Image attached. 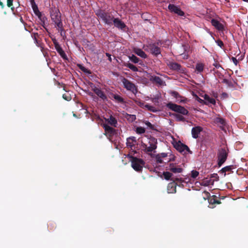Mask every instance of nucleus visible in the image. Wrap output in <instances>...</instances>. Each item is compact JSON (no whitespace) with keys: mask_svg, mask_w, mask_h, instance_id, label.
<instances>
[{"mask_svg":"<svg viewBox=\"0 0 248 248\" xmlns=\"http://www.w3.org/2000/svg\"><path fill=\"white\" fill-rule=\"evenodd\" d=\"M124 66L128 67L131 70H132L133 72H137L138 71V68L136 66H135L134 65H133L132 63H127L124 64Z\"/></svg>","mask_w":248,"mask_h":248,"instance_id":"obj_35","label":"nucleus"},{"mask_svg":"<svg viewBox=\"0 0 248 248\" xmlns=\"http://www.w3.org/2000/svg\"><path fill=\"white\" fill-rule=\"evenodd\" d=\"M172 95L176 98L179 96L178 93L175 91L172 93Z\"/></svg>","mask_w":248,"mask_h":248,"instance_id":"obj_55","label":"nucleus"},{"mask_svg":"<svg viewBox=\"0 0 248 248\" xmlns=\"http://www.w3.org/2000/svg\"><path fill=\"white\" fill-rule=\"evenodd\" d=\"M0 6H1L2 9H3L4 7V5L3 3V2L1 1V0H0Z\"/></svg>","mask_w":248,"mask_h":248,"instance_id":"obj_59","label":"nucleus"},{"mask_svg":"<svg viewBox=\"0 0 248 248\" xmlns=\"http://www.w3.org/2000/svg\"><path fill=\"white\" fill-rule=\"evenodd\" d=\"M166 156H167V154H165V153L161 154V157H165Z\"/></svg>","mask_w":248,"mask_h":248,"instance_id":"obj_61","label":"nucleus"},{"mask_svg":"<svg viewBox=\"0 0 248 248\" xmlns=\"http://www.w3.org/2000/svg\"><path fill=\"white\" fill-rule=\"evenodd\" d=\"M134 52L137 55L142 58H146L147 57L146 53L140 48H135L134 49Z\"/></svg>","mask_w":248,"mask_h":248,"instance_id":"obj_26","label":"nucleus"},{"mask_svg":"<svg viewBox=\"0 0 248 248\" xmlns=\"http://www.w3.org/2000/svg\"><path fill=\"white\" fill-rule=\"evenodd\" d=\"M169 170L173 173H181L183 171V169L180 167H177L173 163H170Z\"/></svg>","mask_w":248,"mask_h":248,"instance_id":"obj_22","label":"nucleus"},{"mask_svg":"<svg viewBox=\"0 0 248 248\" xmlns=\"http://www.w3.org/2000/svg\"><path fill=\"white\" fill-rule=\"evenodd\" d=\"M31 37L33 39L35 44H37L38 43L37 39V38L39 37L38 33L37 32H33L31 33Z\"/></svg>","mask_w":248,"mask_h":248,"instance_id":"obj_40","label":"nucleus"},{"mask_svg":"<svg viewBox=\"0 0 248 248\" xmlns=\"http://www.w3.org/2000/svg\"><path fill=\"white\" fill-rule=\"evenodd\" d=\"M127 119L128 121L132 122L136 119V117L135 115L127 114Z\"/></svg>","mask_w":248,"mask_h":248,"instance_id":"obj_42","label":"nucleus"},{"mask_svg":"<svg viewBox=\"0 0 248 248\" xmlns=\"http://www.w3.org/2000/svg\"><path fill=\"white\" fill-rule=\"evenodd\" d=\"M113 97L116 100L120 103L124 102V99L119 95L115 94Z\"/></svg>","mask_w":248,"mask_h":248,"instance_id":"obj_41","label":"nucleus"},{"mask_svg":"<svg viewBox=\"0 0 248 248\" xmlns=\"http://www.w3.org/2000/svg\"><path fill=\"white\" fill-rule=\"evenodd\" d=\"M211 23L214 27H215L218 31H223L224 30V26L222 24L220 23L218 20L212 19Z\"/></svg>","mask_w":248,"mask_h":248,"instance_id":"obj_15","label":"nucleus"},{"mask_svg":"<svg viewBox=\"0 0 248 248\" xmlns=\"http://www.w3.org/2000/svg\"><path fill=\"white\" fill-rule=\"evenodd\" d=\"M62 98L66 100V101H70L71 99V97L70 95L67 94H63L62 95Z\"/></svg>","mask_w":248,"mask_h":248,"instance_id":"obj_46","label":"nucleus"},{"mask_svg":"<svg viewBox=\"0 0 248 248\" xmlns=\"http://www.w3.org/2000/svg\"><path fill=\"white\" fill-rule=\"evenodd\" d=\"M167 191L169 193H174L176 192V184L174 181L168 185Z\"/></svg>","mask_w":248,"mask_h":248,"instance_id":"obj_18","label":"nucleus"},{"mask_svg":"<svg viewBox=\"0 0 248 248\" xmlns=\"http://www.w3.org/2000/svg\"><path fill=\"white\" fill-rule=\"evenodd\" d=\"M145 124L149 127L151 129H154V125L149 121H145L144 122Z\"/></svg>","mask_w":248,"mask_h":248,"instance_id":"obj_47","label":"nucleus"},{"mask_svg":"<svg viewBox=\"0 0 248 248\" xmlns=\"http://www.w3.org/2000/svg\"><path fill=\"white\" fill-rule=\"evenodd\" d=\"M158 99H159L158 96L155 97L154 98H152V101L153 103H154L155 104H158L159 103Z\"/></svg>","mask_w":248,"mask_h":248,"instance_id":"obj_49","label":"nucleus"},{"mask_svg":"<svg viewBox=\"0 0 248 248\" xmlns=\"http://www.w3.org/2000/svg\"><path fill=\"white\" fill-rule=\"evenodd\" d=\"M79 68L80 69V70L81 71H82L83 72L86 73H88V74H91V72L90 70L86 68L85 67L83 66H79Z\"/></svg>","mask_w":248,"mask_h":248,"instance_id":"obj_43","label":"nucleus"},{"mask_svg":"<svg viewBox=\"0 0 248 248\" xmlns=\"http://www.w3.org/2000/svg\"><path fill=\"white\" fill-rule=\"evenodd\" d=\"M228 155L227 149L221 148L218 150L217 153V165L220 167L226 161Z\"/></svg>","mask_w":248,"mask_h":248,"instance_id":"obj_3","label":"nucleus"},{"mask_svg":"<svg viewBox=\"0 0 248 248\" xmlns=\"http://www.w3.org/2000/svg\"><path fill=\"white\" fill-rule=\"evenodd\" d=\"M131 166L134 170L137 171H141L145 165V162L140 158L131 156Z\"/></svg>","mask_w":248,"mask_h":248,"instance_id":"obj_2","label":"nucleus"},{"mask_svg":"<svg viewBox=\"0 0 248 248\" xmlns=\"http://www.w3.org/2000/svg\"><path fill=\"white\" fill-rule=\"evenodd\" d=\"M222 82L227 85L229 87L233 88L234 87L233 82L231 80L224 78L223 79Z\"/></svg>","mask_w":248,"mask_h":248,"instance_id":"obj_32","label":"nucleus"},{"mask_svg":"<svg viewBox=\"0 0 248 248\" xmlns=\"http://www.w3.org/2000/svg\"><path fill=\"white\" fill-rule=\"evenodd\" d=\"M155 159L157 163H158L161 164L163 162V160L162 159V157L159 155H156Z\"/></svg>","mask_w":248,"mask_h":248,"instance_id":"obj_45","label":"nucleus"},{"mask_svg":"<svg viewBox=\"0 0 248 248\" xmlns=\"http://www.w3.org/2000/svg\"><path fill=\"white\" fill-rule=\"evenodd\" d=\"M197 100L198 101H199L200 102H202L203 101V100H202V99L200 98L198 96H197Z\"/></svg>","mask_w":248,"mask_h":248,"instance_id":"obj_60","label":"nucleus"},{"mask_svg":"<svg viewBox=\"0 0 248 248\" xmlns=\"http://www.w3.org/2000/svg\"><path fill=\"white\" fill-rule=\"evenodd\" d=\"M215 123L218 125H220V127L222 130H224V127L226 125V120L221 117H217L215 119Z\"/></svg>","mask_w":248,"mask_h":248,"instance_id":"obj_16","label":"nucleus"},{"mask_svg":"<svg viewBox=\"0 0 248 248\" xmlns=\"http://www.w3.org/2000/svg\"><path fill=\"white\" fill-rule=\"evenodd\" d=\"M213 65L217 69H218L219 68H222V67H221V65L218 63H217V62H215L214 64H213Z\"/></svg>","mask_w":248,"mask_h":248,"instance_id":"obj_51","label":"nucleus"},{"mask_svg":"<svg viewBox=\"0 0 248 248\" xmlns=\"http://www.w3.org/2000/svg\"><path fill=\"white\" fill-rule=\"evenodd\" d=\"M228 97H229V95L226 93H223L221 94L220 97H221V99H226V98H228Z\"/></svg>","mask_w":248,"mask_h":248,"instance_id":"obj_48","label":"nucleus"},{"mask_svg":"<svg viewBox=\"0 0 248 248\" xmlns=\"http://www.w3.org/2000/svg\"><path fill=\"white\" fill-rule=\"evenodd\" d=\"M177 112L184 115H186L188 114V111L184 107H182L180 105L178 108Z\"/></svg>","mask_w":248,"mask_h":248,"instance_id":"obj_30","label":"nucleus"},{"mask_svg":"<svg viewBox=\"0 0 248 248\" xmlns=\"http://www.w3.org/2000/svg\"><path fill=\"white\" fill-rule=\"evenodd\" d=\"M141 146L142 147L144 148V151L145 152H147V148L148 147V146H147V144H146L145 143H142L141 144Z\"/></svg>","mask_w":248,"mask_h":248,"instance_id":"obj_53","label":"nucleus"},{"mask_svg":"<svg viewBox=\"0 0 248 248\" xmlns=\"http://www.w3.org/2000/svg\"><path fill=\"white\" fill-rule=\"evenodd\" d=\"M135 131L138 134H142L145 132V129L141 126H139L136 128Z\"/></svg>","mask_w":248,"mask_h":248,"instance_id":"obj_36","label":"nucleus"},{"mask_svg":"<svg viewBox=\"0 0 248 248\" xmlns=\"http://www.w3.org/2000/svg\"><path fill=\"white\" fill-rule=\"evenodd\" d=\"M129 59L134 63H137L139 62L140 59L134 55H132L129 57Z\"/></svg>","mask_w":248,"mask_h":248,"instance_id":"obj_37","label":"nucleus"},{"mask_svg":"<svg viewBox=\"0 0 248 248\" xmlns=\"http://www.w3.org/2000/svg\"><path fill=\"white\" fill-rule=\"evenodd\" d=\"M205 193L206 195H208L209 194V193L208 192L205 191Z\"/></svg>","mask_w":248,"mask_h":248,"instance_id":"obj_62","label":"nucleus"},{"mask_svg":"<svg viewBox=\"0 0 248 248\" xmlns=\"http://www.w3.org/2000/svg\"><path fill=\"white\" fill-rule=\"evenodd\" d=\"M211 178H218V177L217 176V173H214L212 174Z\"/></svg>","mask_w":248,"mask_h":248,"instance_id":"obj_58","label":"nucleus"},{"mask_svg":"<svg viewBox=\"0 0 248 248\" xmlns=\"http://www.w3.org/2000/svg\"><path fill=\"white\" fill-rule=\"evenodd\" d=\"M233 169V166H228L223 168L220 172L224 173V176L226 175V172L227 171H231Z\"/></svg>","mask_w":248,"mask_h":248,"instance_id":"obj_33","label":"nucleus"},{"mask_svg":"<svg viewBox=\"0 0 248 248\" xmlns=\"http://www.w3.org/2000/svg\"><path fill=\"white\" fill-rule=\"evenodd\" d=\"M232 61L234 63V64H235V65H237V63H238V61H237V60L235 57H232Z\"/></svg>","mask_w":248,"mask_h":248,"instance_id":"obj_52","label":"nucleus"},{"mask_svg":"<svg viewBox=\"0 0 248 248\" xmlns=\"http://www.w3.org/2000/svg\"><path fill=\"white\" fill-rule=\"evenodd\" d=\"M137 143L136 138L135 137H130L127 138L126 145L132 148L135 146V144Z\"/></svg>","mask_w":248,"mask_h":248,"instance_id":"obj_19","label":"nucleus"},{"mask_svg":"<svg viewBox=\"0 0 248 248\" xmlns=\"http://www.w3.org/2000/svg\"><path fill=\"white\" fill-rule=\"evenodd\" d=\"M92 90L94 93L103 100H107V95L100 89L93 86Z\"/></svg>","mask_w":248,"mask_h":248,"instance_id":"obj_11","label":"nucleus"},{"mask_svg":"<svg viewBox=\"0 0 248 248\" xmlns=\"http://www.w3.org/2000/svg\"><path fill=\"white\" fill-rule=\"evenodd\" d=\"M176 119V120L178 122H185L186 119L182 115L177 113H173L172 114Z\"/></svg>","mask_w":248,"mask_h":248,"instance_id":"obj_29","label":"nucleus"},{"mask_svg":"<svg viewBox=\"0 0 248 248\" xmlns=\"http://www.w3.org/2000/svg\"><path fill=\"white\" fill-rule=\"evenodd\" d=\"M106 55L108 57V59L109 61L110 62H111L112 59H111V55L109 53H106Z\"/></svg>","mask_w":248,"mask_h":248,"instance_id":"obj_54","label":"nucleus"},{"mask_svg":"<svg viewBox=\"0 0 248 248\" xmlns=\"http://www.w3.org/2000/svg\"><path fill=\"white\" fill-rule=\"evenodd\" d=\"M168 65L170 67V68L172 70L180 72H182L184 71V70L182 68L181 65L177 62H170L168 64Z\"/></svg>","mask_w":248,"mask_h":248,"instance_id":"obj_12","label":"nucleus"},{"mask_svg":"<svg viewBox=\"0 0 248 248\" xmlns=\"http://www.w3.org/2000/svg\"><path fill=\"white\" fill-rule=\"evenodd\" d=\"M73 116H75V117H76V115L75 114H73Z\"/></svg>","mask_w":248,"mask_h":248,"instance_id":"obj_63","label":"nucleus"},{"mask_svg":"<svg viewBox=\"0 0 248 248\" xmlns=\"http://www.w3.org/2000/svg\"><path fill=\"white\" fill-rule=\"evenodd\" d=\"M175 148L177 151L181 153H183L184 154H186L187 153L192 154V152L190 150L189 147L187 145L182 143L177 144L175 146Z\"/></svg>","mask_w":248,"mask_h":248,"instance_id":"obj_7","label":"nucleus"},{"mask_svg":"<svg viewBox=\"0 0 248 248\" xmlns=\"http://www.w3.org/2000/svg\"><path fill=\"white\" fill-rule=\"evenodd\" d=\"M166 106L169 109L177 112L180 105H177L174 103H172L171 102H169L168 104H167Z\"/></svg>","mask_w":248,"mask_h":248,"instance_id":"obj_27","label":"nucleus"},{"mask_svg":"<svg viewBox=\"0 0 248 248\" xmlns=\"http://www.w3.org/2000/svg\"><path fill=\"white\" fill-rule=\"evenodd\" d=\"M212 200H211V202H212L213 203L219 204L220 203V202L219 201H217L216 200L214 199L213 202H212Z\"/></svg>","mask_w":248,"mask_h":248,"instance_id":"obj_57","label":"nucleus"},{"mask_svg":"<svg viewBox=\"0 0 248 248\" xmlns=\"http://www.w3.org/2000/svg\"><path fill=\"white\" fill-rule=\"evenodd\" d=\"M168 9L171 12H174L180 16H184L185 15L184 12L179 7L174 4H170L168 5Z\"/></svg>","mask_w":248,"mask_h":248,"instance_id":"obj_9","label":"nucleus"},{"mask_svg":"<svg viewBox=\"0 0 248 248\" xmlns=\"http://www.w3.org/2000/svg\"><path fill=\"white\" fill-rule=\"evenodd\" d=\"M55 47L58 53L63 59H67V56L61 46L57 43H54Z\"/></svg>","mask_w":248,"mask_h":248,"instance_id":"obj_14","label":"nucleus"},{"mask_svg":"<svg viewBox=\"0 0 248 248\" xmlns=\"http://www.w3.org/2000/svg\"><path fill=\"white\" fill-rule=\"evenodd\" d=\"M95 15L101 19L104 23L110 26L112 25V21L114 18L111 12L105 10L99 9L95 11Z\"/></svg>","mask_w":248,"mask_h":248,"instance_id":"obj_1","label":"nucleus"},{"mask_svg":"<svg viewBox=\"0 0 248 248\" xmlns=\"http://www.w3.org/2000/svg\"><path fill=\"white\" fill-rule=\"evenodd\" d=\"M204 68V64L202 63H198L196 65L195 70L198 73H201L203 71Z\"/></svg>","mask_w":248,"mask_h":248,"instance_id":"obj_31","label":"nucleus"},{"mask_svg":"<svg viewBox=\"0 0 248 248\" xmlns=\"http://www.w3.org/2000/svg\"><path fill=\"white\" fill-rule=\"evenodd\" d=\"M56 26L58 28L59 30L61 31V32L63 31V25L62 20L55 23Z\"/></svg>","mask_w":248,"mask_h":248,"instance_id":"obj_38","label":"nucleus"},{"mask_svg":"<svg viewBox=\"0 0 248 248\" xmlns=\"http://www.w3.org/2000/svg\"><path fill=\"white\" fill-rule=\"evenodd\" d=\"M14 0H7V5L8 7H11V9L12 10H14V7H12L13 6V2Z\"/></svg>","mask_w":248,"mask_h":248,"instance_id":"obj_44","label":"nucleus"},{"mask_svg":"<svg viewBox=\"0 0 248 248\" xmlns=\"http://www.w3.org/2000/svg\"><path fill=\"white\" fill-rule=\"evenodd\" d=\"M163 175L164 176V178L167 180H172L174 181L175 180L177 181H180L181 180V178H174L172 177V174L169 171H165L163 172Z\"/></svg>","mask_w":248,"mask_h":248,"instance_id":"obj_20","label":"nucleus"},{"mask_svg":"<svg viewBox=\"0 0 248 248\" xmlns=\"http://www.w3.org/2000/svg\"><path fill=\"white\" fill-rule=\"evenodd\" d=\"M31 4L32 10L34 14L39 18H41L42 16L41 13L39 11L37 5L35 4L34 0H31Z\"/></svg>","mask_w":248,"mask_h":248,"instance_id":"obj_21","label":"nucleus"},{"mask_svg":"<svg viewBox=\"0 0 248 248\" xmlns=\"http://www.w3.org/2000/svg\"><path fill=\"white\" fill-rule=\"evenodd\" d=\"M157 139L154 137H151L149 139V146L147 149V152H152L157 148Z\"/></svg>","mask_w":248,"mask_h":248,"instance_id":"obj_6","label":"nucleus"},{"mask_svg":"<svg viewBox=\"0 0 248 248\" xmlns=\"http://www.w3.org/2000/svg\"><path fill=\"white\" fill-rule=\"evenodd\" d=\"M150 80L160 86L165 84V82H164L159 77L151 76L150 77Z\"/></svg>","mask_w":248,"mask_h":248,"instance_id":"obj_17","label":"nucleus"},{"mask_svg":"<svg viewBox=\"0 0 248 248\" xmlns=\"http://www.w3.org/2000/svg\"><path fill=\"white\" fill-rule=\"evenodd\" d=\"M151 53L153 55L157 56L161 53V49L156 44H150L148 46Z\"/></svg>","mask_w":248,"mask_h":248,"instance_id":"obj_8","label":"nucleus"},{"mask_svg":"<svg viewBox=\"0 0 248 248\" xmlns=\"http://www.w3.org/2000/svg\"><path fill=\"white\" fill-rule=\"evenodd\" d=\"M212 96L215 98H217L218 97V94L217 92H212Z\"/></svg>","mask_w":248,"mask_h":248,"instance_id":"obj_56","label":"nucleus"},{"mask_svg":"<svg viewBox=\"0 0 248 248\" xmlns=\"http://www.w3.org/2000/svg\"><path fill=\"white\" fill-rule=\"evenodd\" d=\"M113 24L115 27L121 30H124L126 27L125 23L119 18H114L112 21Z\"/></svg>","mask_w":248,"mask_h":248,"instance_id":"obj_10","label":"nucleus"},{"mask_svg":"<svg viewBox=\"0 0 248 248\" xmlns=\"http://www.w3.org/2000/svg\"><path fill=\"white\" fill-rule=\"evenodd\" d=\"M214 183V180L208 178H205L202 180V181L200 183L201 186H207L209 185H213Z\"/></svg>","mask_w":248,"mask_h":248,"instance_id":"obj_25","label":"nucleus"},{"mask_svg":"<svg viewBox=\"0 0 248 248\" xmlns=\"http://www.w3.org/2000/svg\"><path fill=\"white\" fill-rule=\"evenodd\" d=\"M205 100L204 104L207 105L209 104L215 105L216 103V100L214 98L210 97L208 95L205 94L203 96Z\"/></svg>","mask_w":248,"mask_h":248,"instance_id":"obj_23","label":"nucleus"},{"mask_svg":"<svg viewBox=\"0 0 248 248\" xmlns=\"http://www.w3.org/2000/svg\"><path fill=\"white\" fill-rule=\"evenodd\" d=\"M157 45H159V42H157Z\"/></svg>","mask_w":248,"mask_h":248,"instance_id":"obj_64","label":"nucleus"},{"mask_svg":"<svg viewBox=\"0 0 248 248\" xmlns=\"http://www.w3.org/2000/svg\"><path fill=\"white\" fill-rule=\"evenodd\" d=\"M199 174V172L196 170H192L191 171L190 177L193 179H195Z\"/></svg>","mask_w":248,"mask_h":248,"instance_id":"obj_39","label":"nucleus"},{"mask_svg":"<svg viewBox=\"0 0 248 248\" xmlns=\"http://www.w3.org/2000/svg\"><path fill=\"white\" fill-rule=\"evenodd\" d=\"M216 43H217V45L221 47L224 46L223 42L220 40H217L216 41Z\"/></svg>","mask_w":248,"mask_h":248,"instance_id":"obj_50","label":"nucleus"},{"mask_svg":"<svg viewBox=\"0 0 248 248\" xmlns=\"http://www.w3.org/2000/svg\"><path fill=\"white\" fill-rule=\"evenodd\" d=\"M144 108H146L149 111L151 112H156L158 111L157 109L155 107L151 106L149 104L145 105Z\"/></svg>","mask_w":248,"mask_h":248,"instance_id":"obj_34","label":"nucleus"},{"mask_svg":"<svg viewBox=\"0 0 248 248\" xmlns=\"http://www.w3.org/2000/svg\"><path fill=\"white\" fill-rule=\"evenodd\" d=\"M50 16L51 20L54 22H57L62 20L61 13L59 11V10L54 8L52 9L51 12H50Z\"/></svg>","mask_w":248,"mask_h":248,"instance_id":"obj_5","label":"nucleus"},{"mask_svg":"<svg viewBox=\"0 0 248 248\" xmlns=\"http://www.w3.org/2000/svg\"><path fill=\"white\" fill-rule=\"evenodd\" d=\"M122 82L124 85V87L127 90L131 92L134 94H136L137 93L138 89L136 86L131 81L125 78H123L122 79Z\"/></svg>","mask_w":248,"mask_h":248,"instance_id":"obj_4","label":"nucleus"},{"mask_svg":"<svg viewBox=\"0 0 248 248\" xmlns=\"http://www.w3.org/2000/svg\"><path fill=\"white\" fill-rule=\"evenodd\" d=\"M103 127L104 128L106 132L110 135L114 134L115 130L113 128L110 127L107 124H104Z\"/></svg>","mask_w":248,"mask_h":248,"instance_id":"obj_28","label":"nucleus"},{"mask_svg":"<svg viewBox=\"0 0 248 248\" xmlns=\"http://www.w3.org/2000/svg\"><path fill=\"white\" fill-rule=\"evenodd\" d=\"M106 122H107L111 126L115 127H117V121L115 117L110 115L109 118L105 119Z\"/></svg>","mask_w":248,"mask_h":248,"instance_id":"obj_24","label":"nucleus"},{"mask_svg":"<svg viewBox=\"0 0 248 248\" xmlns=\"http://www.w3.org/2000/svg\"><path fill=\"white\" fill-rule=\"evenodd\" d=\"M202 127L200 126H197L193 127L191 130V134L192 137L194 139L198 138L199 135L202 131Z\"/></svg>","mask_w":248,"mask_h":248,"instance_id":"obj_13","label":"nucleus"}]
</instances>
